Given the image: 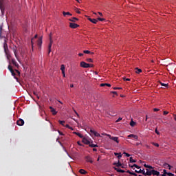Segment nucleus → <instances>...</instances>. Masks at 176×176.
I'll return each mask as SVG.
<instances>
[{"instance_id":"1","label":"nucleus","mask_w":176,"mask_h":176,"mask_svg":"<svg viewBox=\"0 0 176 176\" xmlns=\"http://www.w3.org/2000/svg\"><path fill=\"white\" fill-rule=\"evenodd\" d=\"M3 49H4V53L7 57V60H10L12 55L10 54V51H9V48L8 47V43H6V40H5L3 43Z\"/></svg>"},{"instance_id":"2","label":"nucleus","mask_w":176,"mask_h":176,"mask_svg":"<svg viewBox=\"0 0 176 176\" xmlns=\"http://www.w3.org/2000/svg\"><path fill=\"white\" fill-rule=\"evenodd\" d=\"M12 50L16 60H18V61H19V50H17V47H16V45L12 46Z\"/></svg>"},{"instance_id":"3","label":"nucleus","mask_w":176,"mask_h":176,"mask_svg":"<svg viewBox=\"0 0 176 176\" xmlns=\"http://www.w3.org/2000/svg\"><path fill=\"white\" fill-rule=\"evenodd\" d=\"M52 45H53V40L52 39V34H50V43L48 45V54L52 52Z\"/></svg>"},{"instance_id":"4","label":"nucleus","mask_w":176,"mask_h":176,"mask_svg":"<svg viewBox=\"0 0 176 176\" xmlns=\"http://www.w3.org/2000/svg\"><path fill=\"white\" fill-rule=\"evenodd\" d=\"M80 67L82 68H90V64L86 63L85 62L82 61L80 63Z\"/></svg>"},{"instance_id":"5","label":"nucleus","mask_w":176,"mask_h":176,"mask_svg":"<svg viewBox=\"0 0 176 176\" xmlns=\"http://www.w3.org/2000/svg\"><path fill=\"white\" fill-rule=\"evenodd\" d=\"M16 124L18 126H24V120L20 118L16 121Z\"/></svg>"},{"instance_id":"6","label":"nucleus","mask_w":176,"mask_h":176,"mask_svg":"<svg viewBox=\"0 0 176 176\" xmlns=\"http://www.w3.org/2000/svg\"><path fill=\"white\" fill-rule=\"evenodd\" d=\"M8 69L11 72L12 76H16V73H14V70H13V68L12 67V65H8Z\"/></svg>"},{"instance_id":"7","label":"nucleus","mask_w":176,"mask_h":176,"mask_svg":"<svg viewBox=\"0 0 176 176\" xmlns=\"http://www.w3.org/2000/svg\"><path fill=\"white\" fill-rule=\"evenodd\" d=\"M69 27H70V28L75 29V28H78V27H79V25L74 23H70Z\"/></svg>"},{"instance_id":"8","label":"nucleus","mask_w":176,"mask_h":176,"mask_svg":"<svg viewBox=\"0 0 176 176\" xmlns=\"http://www.w3.org/2000/svg\"><path fill=\"white\" fill-rule=\"evenodd\" d=\"M37 45L40 49H41V47H42V36L38 38V39L37 41Z\"/></svg>"},{"instance_id":"9","label":"nucleus","mask_w":176,"mask_h":176,"mask_svg":"<svg viewBox=\"0 0 176 176\" xmlns=\"http://www.w3.org/2000/svg\"><path fill=\"white\" fill-rule=\"evenodd\" d=\"M85 160L86 162H87L88 163H93V160L91 159V157H90V155H87L85 157Z\"/></svg>"},{"instance_id":"10","label":"nucleus","mask_w":176,"mask_h":176,"mask_svg":"<svg viewBox=\"0 0 176 176\" xmlns=\"http://www.w3.org/2000/svg\"><path fill=\"white\" fill-rule=\"evenodd\" d=\"M82 141L83 144H85V145H90V141H89L86 138H83Z\"/></svg>"},{"instance_id":"11","label":"nucleus","mask_w":176,"mask_h":176,"mask_svg":"<svg viewBox=\"0 0 176 176\" xmlns=\"http://www.w3.org/2000/svg\"><path fill=\"white\" fill-rule=\"evenodd\" d=\"M135 173H137L138 174H142L143 175H144L145 169H140L139 170H135Z\"/></svg>"},{"instance_id":"12","label":"nucleus","mask_w":176,"mask_h":176,"mask_svg":"<svg viewBox=\"0 0 176 176\" xmlns=\"http://www.w3.org/2000/svg\"><path fill=\"white\" fill-rule=\"evenodd\" d=\"M88 20L89 21H91V23H93V24H97L98 20L96 19H91L90 17H88Z\"/></svg>"},{"instance_id":"13","label":"nucleus","mask_w":176,"mask_h":176,"mask_svg":"<svg viewBox=\"0 0 176 176\" xmlns=\"http://www.w3.org/2000/svg\"><path fill=\"white\" fill-rule=\"evenodd\" d=\"M151 176L152 175V170L146 169V172L144 171V176Z\"/></svg>"},{"instance_id":"14","label":"nucleus","mask_w":176,"mask_h":176,"mask_svg":"<svg viewBox=\"0 0 176 176\" xmlns=\"http://www.w3.org/2000/svg\"><path fill=\"white\" fill-rule=\"evenodd\" d=\"M152 175H157L159 176L160 175V172L157 171V170H155V169H152Z\"/></svg>"},{"instance_id":"15","label":"nucleus","mask_w":176,"mask_h":176,"mask_svg":"<svg viewBox=\"0 0 176 176\" xmlns=\"http://www.w3.org/2000/svg\"><path fill=\"white\" fill-rule=\"evenodd\" d=\"M129 138H134V140H138V136L134 134H130L128 135Z\"/></svg>"},{"instance_id":"16","label":"nucleus","mask_w":176,"mask_h":176,"mask_svg":"<svg viewBox=\"0 0 176 176\" xmlns=\"http://www.w3.org/2000/svg\"><path fill=\"white\" fill-rule=\"evenodd\" d=\"M36 38H38V34H36V35L34 36V37L32 38V40H31V43H32V49H34V41L35 39H36Z\"/></svg>"},{"instance_id":"17","label":"nucleus","mask_w":176,"mask_h":176,"mask_svg":"<svg viewBox=\"0 0 176 176\" xmlns=\"http://www.w3.org/2000/svg\"><path fill=\"white\" fill-rule=\"evenodd\" d=\"M111 140L112 141H115V142H117V144H119V138L112 136Z\"/></svg>"},{"instance_id":"18","label":"nucleus","mask_w":176,"mask_h":176,"mask_svg":"<svg viewBox=\"0 0 176 176\" xmlns=\"http://www.w3.org/2000/svg\"><path fill=\"white\" fill-rule=\"evenodd\" d=\"M113 166H116V167H122V163L118 160V162H114Z\"/></svg>"},{"instance_id":"19","label":"nucleus","mask_w":176,"mask_h":176,"mask_svg":"<svg viewBox=\"0 0 176 176\" xmlns=\"http://www.w3.org/2000/svg\"><path fill=\"white\" fill-rule=\"evenodd\" d=\"M50 109H51V112L52 113V115H57V111H56V109H54V108L50 107Z\"/></svg>"},{"instance_id":"20","label":"nucleus","mask_w":176,"mask_h":176,"mask_svg":"<svg viewBox=\"0 0 176 176\" xmlns=\"http://www.w3.org/2000/svg\"><path fill=\"white\" fill-rule=\"evenodd\" d=\"M73 134H75L76 135H78L80 138H83V135L78 132H73Z\"/></svg>"},{"instance_id":"21","label":"nucleus","mask_w":176,"mask_h":176,"mask_svg":"<svg viewBox=\"0 0 176 176\" xmlns=\"http://www.w3.org/2000/svg\"><path fill=\"white\" fill-rule=\"evenodd\" d=\"M114 170H116L117 173H126L124 170L119 169L118 168H114Z\"/></svg>"},{"instance_id":"22","label":"nucleus","mask_w":176,"mask_h":176,"mask_svg":"<svg viewBox=\"0 0 176 176\" xmlns=\"http://www.w3.org/2000/svg\"><path fill=\"white\" fill-rule=\"evenodd\" d=\"M78 18L76 17H72V19H69V21H72V23H76V21H78Z\"/></svg>"},{"instance_id":"23","label":"nucleus","mask_w":176,"mask_h":176,"mask_svg":"<svg viewBox=\"0 0 176 176\" xmlns=\"http://www.w3.org/2000/svg\"><path fill=\"white\" fill-rule=\"evenodd\" d=\"M114 155L117 156L118 159H120L122 156L121 153H114Z\"/></svg>"},{"instance_id":"24","label":"nucleus","mask_w":176,"mask_h":176,"mask_svg":"<svg viewBox=\"0 0 176 176\" xmlns=\"http://www.w3.org/2000/svg\"><path fill=\"white\" fill-rule=\"evenodd\" d=\"M164 167L165 168H168V170H171V166L170 165V164H164Z\"/></svg>"},{"instance_id":"25","label":"nucleus","mask_w":176,"mask_h":176,"mask_svg":"<svg viewBox=\"0 0 176 176\" xmlns=\"http://www.w3.org/2000/svg\"><path fill=\"white\" fill-rule=\"evenodd\" d=\"M60 69H61L62 74H64V72H65V66L64 65H61Z\"/></svg>"},{"instance_id":"26","label":"nucleus","mask_w":176,"mask_h":176,"mask_svg":"<svg viewBox=\"0 0 176 176\" xmlns=\"http://www.w3.org/2000/svg\"><path fill=\"white\" fill-rule=\"evenodd\" d=\"M104 86H108V87H111V84H109V83H102V84H100V87H104Z\"/></svg>"},{"instance_id":"27","label":"nucleus","mask_w":176,"mask_h":176,"mask_svg":"<svg viewBox=\"0 0 176 176\" xmlns=\"http://www.w3.org/2000/svg\"><path fill=\"white\" fill-rule=\"evenodd\" d=\"M12 63L13 65H14L15 67H19V63H17V62L16 61V60L12 59Z\"/></svg>"},{"instance_id":"28","label":"nucleus","mask_w":176,"mask_h":176,"mask_svg":"<svg viewBox=\"0 0 176 176\" xmlns=\"http://www.w3.org/2000/svg\"><path fill=\"white\" fill-rule=\"evenodd\" d=\"M79 173L85 175V174H87V172L86 170H85L84 169H80Z\"/></svg>"},{"instance_id":"29","label":"nucleus","mask_w":176,"mask_h":176,"mask_svg":"<svg viewBox=\"0 0 176 176\" xmlns=\"http://www.w3.org/2000/svg\"><path fill=\"white\" fill-rule=\"evenodd\" d=\"M83 53H85V54H94V52H91L89 50H84Z\"/></svg>"},{"instance_id":"30","label":"nucleus","mask_w":176,"mask_h":176,"mask_svg":"<svg viewBox=\"0 0 176 176\" xmlns=\"http://www.w3.org/2000/svg\"><path fill=\"white\" fill-rule=\"evenodd\" d=\"M144 167H146V168H149L150 170H153V166H150V165H147V164H144Z\"/></svg>"},{"instance_id":"31","label":"nucleus","mask_w":176,"mask_h":176,"mask_svg":"<svg viewBox=\"0 0 176 176\" xmlns=\"http://www.w3.org/2000/svg\"><path fill=\"white\" fill-rule=\"evenodd\" d=\"M135 69L136 74H141V72H142V70L141 69H139L138 67H136Z\"/></svg>"},{"instance_id":"32","label":"nucleus","mask_w":176,"mask_h":176,"mask_svg":"<svg viewBox=\"0 0 176 176\" xmlns=\"http://www.w3.org/2000/svg\"><path fill=\"white\" fill-rule=\"evenodd\" d=\"M63 16L65 17V16H72V14L69 13V12H63Z\"/></svg>"},{"instance_id":"33","label":"nucleus","mask_w":176,"mask_h":176,"mask_svg":"<svg viewBox=\"0 0 176 176\" xmlns=\"http://www.w3.org/2000/svg\"><path fill=\"white\" fill-rule=\"evenodd\" d=\"M89 146L90 148H98V145L94 144H89Z\"/></svg>"},{"instance_id":"34","label":"nucleus","mask_w":176,"mask_h":176,"mask_svg":"<svg viewBox=\"0 0 176 176\" xmlns=\"http://www.w3.org/2000/svg\"><path fill=\"white\" fill-rule=\"evenodd\" d=\"M133 167H135V168L140 169L141 168V167H140L138 165L134 164L133 165H132V166H131V168H133Z\"/></svg>"},{"instance_id":"35","label":"nucleus","mask_w":176,"mask_h":176,"mask_svg":"<svg viewBox=\"0 0 176 176\" xmlns=\"http://www.w3.org/2000/svg\"><path fill=\"white\" fill-rule=\"evenodd\" d=\"M129 162H130V163H135L137 161H135V160L133 159V157H131L129 158Z\"/></svg>"},{"instance_id":"36","label":"nucleus","mask_w":176,"mask_h":176,"mask_svg":"<svg viewBox=\"0 0 176 176\" xmlns=\"http://www.w3.org/2000/svg\"><path fill=\"white\" fill-rule=\"evenodd\" d=\"M58 123H59L60 124H61L62 126H63V127L65 126V121L59 120V121H58Z\"/></svg>"},{"instance_id":"37","label":"nucleus","mask_w":176,"mask_h":176,"mask_svg":"<svg viewBox=\"0 0 176 176\" xmlns=\"http://www.w3.org/2000/svg\"><path fill=\"white\" fill-rule=\"evenodd\" d=\"M135 124V122L131 120L130 122V126H131V127H134Z\"/></svg>"},{"instance_id":"38","label":"nucleus","mask_w":176,"mask_h":176,"mask_svg":"<svg viewBox=\"0 0 176 176\" xmlns=\"http://www.w3.org/2000/svg\"><path fill=\"white\" fill-rule=\"evenodd\" d=\"M102 135H107V137H109L110 140H112V136H111V135L109 134L102 133Z\"/></svg>"},{"instance_id":"39","label":"nucleus","mask_w":176,"mask_h":176,"mask_svg":"<svg viewBox=\"0 0 176 176\" xmlns=\"http://www.w3.org/2000/svg\"><path fill=\"white\" fill-rule=\"evenodd\" d=\"M94 136L95 137H101V135H100V133H98L97 131H96L95 134H94Z\"/></svg>"},{"instance_id":"40","label":"nucleus","mask_w":176,"mask_h":176,"mask_svg":"<svg viewBox=\"0 0 176 176\" xmlns=\"http://www.w3.org/2000/svg\"><path fill=\"white\" fill-rule=\"evenodd\" d=\"M161 86H164L165 87H168V84H164L163 82H160Z\"/></svg>"},{"instance_id":"41","label":"nucleus","mask_w":176,"mask_h":176,"mask_svg":"<svg viewBox=\"0 0 176 176\" xmlns=\"http://www.w3.org/2000/svg\"><path fill=\"white\" fill-rule=\"evenodd\" d=\"M75 12H76L78 14H80V11H79V9L78 8H75Z\"/></svg>"},{"instance_id":"42","label":"nucleus","mask_w":176,"mask_h":176,"mask_svg":"<svg viewBox=\"0 0 176 176\" xmlns=\"http://www.w3.org/2000/svg\"><path fill=\"white\" fill-rule=\"evenodd\" d=\"M152 145H154V146H157V148H159V144L157 143L152 142Z\"/></svg>"},{"instance_id":"43","label":"nucleus","mask_w":176,"mask_h":176,"mask_svg":"<svg viewBox=\"0 0 176 176\" xmlns=\"http://www.w3.org/2000/svg\"><path fill=\"white\" fill-rule=\"evenodd\" d=\"M97 20L99 21H104L105 19H104V18H98Z\"/></svg>"},{"instance_id":"44","label":"nucleus","mask_w":176,"mask_h":176,"mask_svg":"<svg viewBox=\"0 0 176 176\" xmlns=\"http://www.w3.org/2000/svg\"><path fill=\"white\" fill-rule=\"evenodd\" d=\"M90 133L91 134H92L93 135H94V134L96 133V131L93 130V129H91L90 130Z\"/></svg>"},{"instance_id":"45","label":"nucleus","mask_w":176,"mask_h":176,"mask_svg":"<svg viewBox=\"0 0 176 176\" xmlns=\"http://www.w3.org/2000/svg\"><path fill=\"white\" fill-rule=\"evenodd\" d=\"M113 89V90H122V87H115Z\"/></svg>"},{"instance_id":"46","label":"nucleus","mask_w":176,"mask_h":176,"mask_svg":"<svg viewBox=\"0 0 176 176\" xmlns=\"http://www.w3.org/2000/svg\"><path fill=\"white\" fill-rule=\"evenodd\" d=\"M87 63H93V59L91 58H87Z\"/></svg>"},{"instance_id":"47","label":"nucleus","mask_w":176,"mask_h":176,"mask_svg":"<svg viewBox=\"0 0 176 176\" xmlns=\"http://www.w3.org/2000/svg\"><path fill=\"white\" fill-rule=\"evenodd\" d=\"M155 133H156L157 135H160V132L157 131V129H155Z\"/></svg>"},{"instance_id":"48","label":"nucleus","mask_w":176,"mask_h":176,"mask_svg":"<svg viewBox=\"0 0 176 176\" xmlns=\"http://www.w3.org/2000/svg\"><path fill=\"white\" fill-rule=\"evenodd\" d=\"M124 155H125L126 156V157H130V154H129L126 152H124Z\"/></svg>"},{"instance_id":"49","label":"nucleus","mask_w":176,"mask_h":176,"mask_svg":"<svg viewBox=\"0 0 176 176\" xmlns=\"http://www.w3.org/2000/svg\"><path fill=\"white\" fill-rule=\"evenodd\" d=\"M2 36V25H0V36Z\"/></svg>"},{"instance_id":"50","label":"nucleus","mask_w":176,"mask_h":176,"mask_svg":"<svg viewBox=\"0 0 176 176\" xmlns=\"http://www.w3.org/2000/svg\"><path fill=\"white\" fill-rule=\"evenodd\" d=\"M130 175H131L137 176V173H134V172L130 173Z\"/></svg>"},{"instance_id":"51","label":"nucleus","mask_w":176,"mask_h":176,"mask_svg":"<svg viewBox=\"0 0 176 176\" xmlns=\"http://www.w3.org/2000/svg\"><path fill=\"white\" fill-rule=\"evenodd\" d=\"M167 175H168V176H174V174H173L171 173H168Z\"/></svg>"},{"instance_id":"52","label":"nucleus","mask_w":176,"mask_h":176,"mask_svg":"<svg viewBox=\"0 0 176 176\" xmlns=\"http://www.w3.org/2000/svg\"><path fill=\"white\" fill-rule=\"evenodd\" d=\"M120 120H122V118H119L116 120V123L120 122Z\"/></svg>"},{"instance_id":"53","label":"nucleus","mask_w":176,"mask_h":176,"mask_svg":"<svg viewBox=\"0 0 176 176\" xmlns=\"http://www.w3.org/2000/svg\"><path fill=\"white\" fill-rule=\"evenodd\" d=\"M124 80H126V82H129L130 78H124Z\"/></svg>"},{"instance_id":"54","label":"nucleus","mask_w":176,"mask_h":176,"mask_svg":"<svg viewBox=\"0 0 176 176\" xmlns=\"http://www.w3.org/2000/svg\"><path fill=\"white\" fill-rule=\"evenodd\" d=\"M153 111H154V112H157V111H159V109L155 108V109H153Z\"/></svg>"},{"instance_id":"55","label":"nucleus","mask_w":176,"mask_h":176,"mask_svg":"<svg viewBox=\"0 0 176 176\" xmlns=\"http://www.w3.org/2000/svg\"><path fill=\"white\" fill-rule=\"evenodd\" d=\"M164 115H168V111H164Z\"/></svg>"},{"instance_id":"56","label":"nucleus","mask_w":176,"mask_h":176,"mask_svg":"<svg viewBox=\"0 0 176 176\" xmlns=\"http://www.w3.org/2000/svg\"><path fill=\"white\" fill-rule=\"evenodd\" d=\"M58 133H59L60 135H64V133H63V132L58 131Z\"/></svg>"},{"instance_id":"57","label":"nucleus","mask_w":176,"mask_h":176,"mask_svg":"<svg viewBox=\"0 0 176 176\" xmlns=\"http://www.w3.org/2000/svg\"><path fill=\"white\" fill-rule=\"evenodd\" d=\"M64 127H66L67 129H69V124H66L64 126Z\"/></svg>"},{"instance_id":"58","label":"nucleus","mask_w":176,"mask_h":176,"mask_svg":"<svg viewBox=\"0 0 176 176\" xmlns=\"http://www.w3.org/2000/svg\"><path fill=\"white\" fill-rule=\"evenodd\" d=\"M78 56H79V57H82V56H83V54L82 53H80V54H78Z\"/></svg>"},{"instance_id":"59","label":"nucleus","mask_w":176,"mask_h":176,"mask_svg":"<svg viewBox=\"0 0 176 176\" xmlns=\"http://www.w3.org/2000/svg\"><path fill=\"white\" fill-rule=\"evenodd\" d=\"M164 174H165L166 175H167V174H168L167 170H164Z\"/></svg>"},{"instance_id":"60","label":"nucleus","mask_w":176,"mask_h":176,"mask_svg":"<svg viewBox=\"0 0 176 176\" xmlns=\"http://www.w3.org/2000/svg\"><path fill=\"white\" fill-rule=\"evenodd\" d=\"M93 67H94L93 64H89V68H93Z\"/></svg>"},{"instance_id":"61","label":"nucleus","mask_w":176,"mask_h":176,"mask_svg":"<svg viewBox=\"0 0 176 176\" xmlns=\"http://www.w3.org/2000/svg\"><path fill=\"white\" fill-rule=\"evenodd\" d=\"M111 93H112L113 94H118V92H116V91H111Z\"/></svg>"},{"instance_id":"62","label":"nucleus","mask_w":176,"mask_h":176,"mask_svg":"<svg viewBox=\"0 0 176 176\" xmlns=\"http://www.w3.org/2000/svg\"><path fill=\"white\" fill-rule=\"evenodd\" d=\"M77 144H78V145H79L80 146H82V144H80V142H78Z\"/></svg>"},{"instance_id":"63","label":"nucleus","mask_w":176,"mask_h":176,"mask_svg":"<svg viewBox=\"0 0 176 176\" xmlns=\"http://www.w3.org/2000/svg\"><path fill=\"white\" fill-rule=\"evenodd\" d=\"M135 145H136V146H138V145H141V143L137 142Z\"/></svg>"},{"instance_id":"64","label":"nucleus","mask_w":176,"mask_h":176,"mask_svg":"<svg viewBox=\"0 0 176 176\" xmlns=\"http://www.w3.org/2000/svg\"><path fill=\"white\" fill-rule=\"evenodd\" d=\"M173 116H174V119H175V120H176V115H175V114H174V115H173Z\"/></svg>"}]
</instances>
